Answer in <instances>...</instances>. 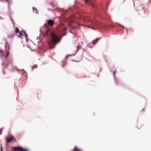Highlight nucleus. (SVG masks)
Listing matches in <instances>:
<instances>
[{
    "mask_svg": "<svg viewBox=\"0 0 151 151\" xmlns=\"http://www.w3.org/2000/svg\"><path fill=\"white\" fill-rule=\"evenodd\" d=\"M50 27L48 24L45 23L44 26L41 28L40 31L43 35L45 37L48 35V32L50 31Z\"/></svg>",
    "mask_w": 151,
    "mask_h": 151,
    "instance_id": "f257e3e1",
    "label": "nucleus"
},
{
    "mask_svg": "<svg viewBox=\"0 0 151 151\" xmlns=\"http://www.w3.org/2000/svg\"><path fill=\"white\" fill-rule=\"evenodd\" d=\"M50 34L52 41L54 45H55L60 41V39L58 36L53 31L51 32Z\"/></svg>",
    "mask_w": 151,
    "mask_h": 151,
    "instance_id": "f03ea898",
    "label": "nucleus"
},
{
    "mask_svg": "<svg viewBox=\"0 0 151 151\" xmlns=\"http://www.w3.org/2000/svg\"><path fill=\"white\" fill-rule=\"evenodd\" d=\"M11 151H28V149L27 148H23L21 147H12L11 149Z\"/></svg>",
    "mask_w": 151,
    "mask_h": 151,
    "instance_id": "7ed1b4c3",
    "label": "nucleus"
},
{
    "mask_svg": "<svg viewBox=\"0 0 151 151\" xmlns=\"http://www.w3.org/2000/svg\"><path fill=\"white\" fill-rule=\"evenodd\" d=\"M57 30L58 32L60 33H64L65 32L66 28L64 26L60 25L57 27Z\"/></svg>",
    "mask_w": 151,
    "mask_h": 151,
    "instance_id": "20e7f679",
    "label": "nucleus"
},
{
    "mask_svg": "<svg viewBox=\"0 0 151 151\" xmlns=\"http://www.w3.org/2000/svg\"><path fill=\"white\" fill-rule=\"evenodd\" d=\"M5 51L6 53V58L9 55V50L10 49V46L7 42H6L5 45Z\"/></svg>",
    "mask_w": 151,
    "mask_h": 151,
    "instance_id": "39448f33",
    "label": "nucleus"
},
{
    "mask_svg": "<svg viewBox=\"0 0 151 151\" xmlns=\"http://www.w3.org/2000/svg\"><path fill=\"white\" fill-rule=\"evenodd\" d=\"M92 23L94 24L93 25V26L95 25L96 27V28L97 27H99L100 28H102L103 27V24H102L101 23L97 22L96 21H93Z\"/></svg>",
    "mask_w": 151,
    "mask_h": 151,
    "instance_id": "423d86ee",
    "label": "nucleus"
},
{
    "mask_svg": "<svg viewBox=\"0 0 151 151\" xmlns=\"http://www.w3.org/2000/svg\"><path fill=\"white\" fill-rule=\"evenodd\" d=\"M47 24L49 27L50 26H53L54 24V22L51 19L47 20Z\"/></svg>",
    "mask_w": 151,
    "mask_h": 151,
    "instance_id": "0eeeda50",
    "label": "nucleus"
},
{
    "mask_svg": "<svg viewBox=\"0 0 151 151\" xmlns=\"http://www.w3.org/2000/svg\"><path fill=\"white\" fill-rule=\"evenodd\" d=\"M15 140L16 139L13 136H12L11 137H9L7 139H6V141L7 142L9 143L13 140L15 141Z\"/></svg>",
    "mask_w": 151,
    "mask_h": 151,
    "instance_id": "6e6552de",
    "label": "nucleus"
},
{
    "mask_svg": "<svg viewBox=\"0 0 151 151\" xmlns=\"http://www.w3.org/2000/svg\"><path fill=\"white\" fill-rule=\"evenodd\" d=\"M99 38L96 39L92 42V43L93 44V45H94L99 40Z\"/></svg>",
    "mask_w": 151,
    "mask_h": 151,
    "instance_id": "1a4fd4ad",
    "label": "nucleus"
},
{
    "mask_svg": "<svg viewBox=\"0 0 151 151\" xmlns=\"http://www.w3.org/2000/svg\"><path fill=\"white\" fill-rule=\"evenodd\" d=\"M22 32L24 34V35L25 36V37L27 38V41L28 40L27 39V37H28V35L26 32H25V31L24 30H23L22 31Z\"/></svg>",
    "mask_w": 151,
    "mask_h": 151,
    "instance_id": "9d476101",
    "label": "nucleus"
},
{
    "mask_svg": "<svg viewBox=\"0 0 151 151\" xmlns=\"http://www.w3.org/2000/svg\"><path fill=\"white\" fill-rule=\"evenodd\" d=\"M49 44L50 45V48L52 49L54 47V46L52 45L51 42H49Z\"/></svg>",
    "mask_w": 151,
    "mask_h": 151,
    "instance_id": "9b49d317",
    "label": "nucleus"
},
{
    "mask_svg": "<svg viewBox=\"0 0 151 151\" xmlns=\"http://www.w3.org/2000/svg\"><path fill=\"white\" fill-rule=\"evenodd\" d=\"M37 67V65H35L32 66V69H33L34 68H36Z\"/></svg>",
    "mask_w": 151,
    "mask_h": 151,
    "instance_id": "f8f14e48",
    "label": "nucleus"
},
{
    "mask_svg": "<svg viewBox=\"0 0 151 151\" xmlns=\"http://www.w3.org/2000/svg\"><path fill=\"white\" fill-rule=\"evenodd\" d=\"M3 53H0V56L1 57L2 56H4L6 57V55H5L4 52V51H3Z\"/></svg>",
    "mask_w": 151,
    "mask_h": 151,
    "instance_id": "ddd939ff",
    "label": "nucleus"
},
{
    "mask_svg": "<svg viewBox=\"0 0 151 151\" xmlns=\"http://www.w3.org/2000/svg\"><path fill=\"white\" fill-rule=\"evenodd\" d=\"M19 32V29L18 27H17L15 30V32L16 33H18Z\"/></svg>",
    "mask_w": 151,
    "mask_h": 151,
    "instance_id": "4468645a",
    "label": "nucleus"
},
{
    "mask_svg": "<svg viewBox=\"0 0 151 151\" xmlns=\"http://www.w3.org/2000/svg\"><path fill=\"white\" fill-rule=\"evenodd\" d=\"M22 31L21 32L19 33V34L21 36H22Z\"/></svg>",
    "mask_w": 151,
    "mask_h": 151,
    "instance_id": "2eb2a0df",
    "label": "nucleus"
},
{
    "mask_svg": "<svg viewBox=\"0 0 151 151\" xmlns=\"http://www.w3.org/2000/svg\"><path fill=\"white\" fill-rule=\"evenodd\" d=\"M3 50L1 49H0V53H3Z\"/></svg>",
    "mask_w": 151,
    "mask_h": 151,
    "instance_id": "dca6fc26",
    "label": "nucleus"
},
{
    "mask_svg": "<svg viewBox=\"0 0 151 151\" xmlns=\"http://www.w3.org/2000/svg\"><path fill=\"white\" fill-rule=\"evenodd\" d=\"M1 151H3V148L1 145Z\"/></svg>",
    "mask_w": 151,
    "mask_h": 151,
    "instance_id": "f3484780",
    "label": "nucleus"
},
{
    "mask_svg": "<svg viewBox=\"0 0 151 151\" xmlns=\"http://www.w3.org/2000/svg\"><path fill=\"white\" fill-rule=\"evenodd\" d=\"M12 61H8V63H10V64H12Z\"/></svg>",
    "mask_w": 151,
    "mask_h": 151,
    "instance_id": "a211bd4d",
    "label": "nucleus"
},
{
    "mask_svg": "<svg viewBox=\"0 0 151 151\" xmlns=\"http://www.w3.org/2000/svg\"><path fill=\"white\" fill-rule=\"evenodd\" d=\"M34 10H35L36 11H37V9H36L34 7H33V10L34 11Z\"/></svg>",
    "mask_w": 151,
    "mask_h": 151,
    "instance_id": "6ab92c4d",
    "label": "nucleus"
},
{
    "mask_svg": "<svg viewBox=\"0 0 151 151\" xmlns=\"http://www.w3.org/2000/svg\"><path fill=\"white\" fill-rule=\"evenodd\" d=\"M80 48H81V47L79 46H78V47H77V49H78V50L79 49H80Z\"/></svg>",
    "mask_w": 151,
    "mask_h": 151,
    "instance_id": "aec40b11",
    "label": "nucleus"
},
{
    "mask_svg": "<svg viewBox=\"0 0 151 151\" xmlns=\"http://www.w3.org/2000/svg\"><path fill=\"white\" fill-rule=\"evenodd\" d=\"M3 73L4 74H6V73L5 72V71H4V70H3Z\"/></svg>",
    "mask_w": 151,
    "mask_h": 151,
    "instance_id": "412c9836",
    "label": "nucleus"
},
{
    "mask_svg": "<svg viewBox=\"0 0 151 151\" xmlns=\"http://www.w3.org/2000/svg\"><path fill=\"white\" fill-rule=\"evenodd\" d=\"M6 67H8V65H9V64H6Z\"/></svg>",
    "mask_w": 151,
    "mask_h": 151,
    "instance_id": "4be33fe9",
    "label": "nucleus"
},
{
    "mask_svg": "<svg viewBox=\"0 0 151 151\" xmlns=\"http://www.w3.org/2000/svg\"><path fill=\"white\" fill-rule=\"evenodd\" d=\"M86 2H87L88 1V0H84Z\"/></svg>",
    "mask_w": 151,
    "mask_h": 151,
    "instance_id": "5701e85b",
    "label": "nucleus"
},
{
    "mask_svg": "<svg viewBox=\"0 0 151 151\" xmlns=\"http://www.w3.org/2000/svg\"><path fill=\"white\" fill-rule=\"evenodd\" d=\"M144 110H145V109H143L142 110V111H144Z\"/></svg>",
    "mask_w": 151,
    "mask_h": 151,
    "instance_id": "b1692460",
    "label": "nucleus"
},
{
    "mask_svg": "<svg viewBox=\"0 0 151 151\" xmlns=\"http://www.w3.org/2000/svg\"><path fill=\"white\" fill-rule=\"evenodd\" d=\"M115 72H116V71H115V72L114 73V74H115Z\"/></svg>",
    "mask_w": 151,
    "mask_h": 151,
    "instance_id": "393cba45",
    "label": "nucleus"
},
{
    "mask_svg": "<svg viewBox=\"0 0 151 151\" xmlns=\"http://www.w3.org/2000/svg\"><path fill=\"white\" fill-rule=\"evenodd\" d=\"M90 44H89V47L90 46Z\"/></svg>",
    "mask_w": 151,
    "mask_h": 151,
    "instance_id": "a878e982",
    "label": "nucleus"
},
{
    "mask_svg": "<svg viewBox=\"0 0 151 151\" xmlns=\"http://www.w3.org/2000/svg\"><path fill=\"white\" fill-rule=\"evenodd\" d=\"M64 65H63V66H63V67H64Z\"/></svg>",
    "mask_w": 151,
    "mask_h": 151,
    "instance_id": "bb28decb",
    "label": "nucleus"
},
{
    "mask_svg": "<svg viewBox=\"0 0 151 151\" xmlns=\"http://www.w3.org/2000/svg\"><path fill=\"white\" fill-rule=\"evenodd\" d=\"M92 28L93 29H94V28Z\"/></svg>",
    "mask_w": 151,
    "mask_h": 151,
    "instance_id": "cd10ccee",
    "label": "nucleus"
}]
</instances>
